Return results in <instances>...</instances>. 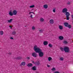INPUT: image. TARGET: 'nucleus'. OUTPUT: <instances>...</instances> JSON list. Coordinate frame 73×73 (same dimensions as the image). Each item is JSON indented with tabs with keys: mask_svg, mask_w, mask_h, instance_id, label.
<instances>
[{
	"mask_svg": "<svg viewBox=\"0 0 73 73\" xmlns=\"http://www.w3.org/2000/svg\"><path fill=\"white\" fill-rule=\"evenodd\" d=\"M33 49L36 53H39V57H43V56H44V53H43V52H42V50L40 49V48L38 47H37V46L35 45Z\"/></svg>",
	"mask_w": 73,
	"mask_h": 73,
	"instance_id": "nucleus-1",
	"label": "nucleus"
},
{
	"mask_svg": "<svg viewBox=\"0 0 73 73\" xmlns=\"http://www.w3.org/2000/svg\"><path fill=\"white\" fill-rule=\"evenodd\" d=\"M64 25L66 27H67L69 28V29H70V28H72V26L71 25H69V23L67 22H65L64 23Z\"/></svg>",
	"mask_w": 73,
	"mask_h": 73,
	"instance_id": "nucleus-2",
	"label": "nucleus"
},
{
	"mask_svg": "<svg viewBox=\"0 0 73 73\" xmlns=\"http://www.w3.org/2000/svg\"><path fill=\"white\" fill-rule=\"evenodd\" d=\"M64 50L66 53H68L70 51V49L68 47H65L64 48Z\"/></svg>",
	"mask_w": 73,
	"mask_h": 73,
	"instance_id": "nucleus-3",
	"label": "nucleus"
},
{
	"mask_svg": "<svg viewBox=\"0 0 73 73\" xmlns=\"http://www.w3.org/2000/svg\"><path fill=\"white\" fill-rule=\"evenodd\" d=\"M65 15L66 16V19H69V16H70V13L69 12H66L65 13Z\"/></svg>",
	"mask_w": 73,
	"mask_h": 73,
	"instance_id": "nucleus-4",
	"label": "nucleus"
},
{
	"mask_svg": "<svg viewBox=\"0 0 73 73\" xmlns=\"http://www.w3.org/2000/svg\"><path fill=\"white\" fill-rule=\"evenodd\" d=\"M68 11V9L64 8L62 10V13H65L66 12H67Z\"/></svg>",
	"mask_w": 73,
	"mask_h": 73,
	"instance_id": "nucleus-5",
	"label": "nucleus"
},
{
	"mask_svg": "<svg viewBox=\"0 0 73 73\" xmlns=\"http://www.w3.org/2000/svg\"><path fill=\"white\" fill-rule=\"evenodd\" d=\"M32 55L33 57H37V54H36V52H33L32 54Z\"/></svg>",
	"mask_w": 73,
	"mask_h": 73,
	"instance_id": "nucleus-6",
	"label": "nucleus"
},
{
	"mask_svg": "<svg viewBox=\"0 0 73 73\" xmlns=\"http://www.w3.org/2000/svg\"><path fill=\"white\" fill-rule=\"evenodd\" d=\"M14 59H16V60H19L22 59V57L21 56H19L14 58Z\"/></svg>",
	"mask_w": 73,
	"mask_h": 73,
	"instance_id": "nucleus-7",
	"label": "nucleus"
},
{
	"mask_svg": "<svg viewBox=\"0 0 73 73\" xmlns=\"http://www.w3.org/2000/svg\"><path fill=\"white\" fill-rule=\"evenodd\" d=\"M48 7V6L46 4L44 5H43V8L44 9H47Z\"/></svg>",
	"mask_w": 73,
	"mask_h": 73,
	"instance_id": "nucleus-8",
	"label": "nucleus"
},
{
	"mask_svg": "<svg viewBox=\"0 0 73 73\" xmlns=\"http://www.w3.org/2000/svg\"><path fill=\"white\" fill-rule=\"evenodd\" d=\"M59 38L60 40H64V37H63L62 36H60L59 37Z\"/></svg>",
	"mask_w": 73,
	"mask_h": 73,
	"instance_id": "nucleus-9",
	"label": "nucleus"
},
{
	"mask_svg": "<svg viewBox=\"0 0 73 73\" xmlns=\"http://www.w3.org/2000/svg\"><path fill=\"white\" fill-rule=\"evenodd\" d=\"M13 15H16L17 14V11L16 10H14L13 11Z\"/></svg>",
	"mask_w": 73,
	"mask_h": 73,
	"instance_id": "nucleus-10",
	"label": "nucleus"
},
{
	"mask_svg": "<svg viewBox=\"0 0 73 73\" xmlns=\"http://www.w3.org/2000/svg\"><path fill=\"white\" fill-rule=\"evenodd\" d=\"M50 23L51 24H53L54 23V21L53 19H51L50 20Z\"/></svg>",
	"mask_w": 73,
	"mask_h": 73,
	"instance_id": "nucleus-11",
	"label": "nucleus"
},
{
	"mask_svg": "<svg viewBox=\"0 0 73 73\" xmlns=\"http://www.w3.org/2000/svg\"><path fill=\"white\" fill-rule=\"evenodd\" d=\"M27 66H28V67H30V66H33V64H32V63H29L27 64Z\"/></svg>",
	"mask_w": 73,
	"mask_h": 73,
	"instance_id": "nucleus-12",
	"label": "nucleus"
},
{
	"mask_svg": "<svg viewBox=\"0 0 73 73\" xmlns=\"http://www.w3.org/2000/svg\"><path fill=\"white\" fill-rule=\"evenodd\" d=\"M36 66H34L32 68V70H36Z\"/></svg>",
	"mask_w": 73,
	"mask_h": 73,
	"instance_id": "nucleus-13",
	"label": "nucleus"
},
{
	"mask_svg": "<svg viewBox=\"0 0 73 73\" xmlns=\"http://www.w3.org/2000/svg\"><path fill=\"white\" fill-rule=\"evenodd\" d=\"M9 15H10V16H13V13L11 12V11H10L9 13Z\"/></svg>",
	"mask_w": 73,
	"mask_h": 73,
	"instance_id": "nucleus-14",
	"label": "nucleus"
},
{
	"mask_svg": "<svg viewBox=\"0 0 73 73\" xmlns=\"http://www.w3.org/2000/svg\"><path fill=\"white\" fill-rule=\"evenodd\" d=\"M48 42L46 41H44L43 43V44L44 45H48Z\"/></svg>",
	"mask_w": 73,
	"mask_h": 73,
	"instance_id": "nucleus-15",
	"label": "nucleus"
},
{
	"mask_svg": "<svg viewBox=\"0 0 73 73\" xmlns=\"http://www.w3.org/2000/svg\"><path fill=\"white\" fill-rule=\"evenodd\" d=\"M59 28L61 30H62V29H63V27L61 25H59Z\"/></svg>",
	"mask_w": 73,
	"mask_h": 73,
	"instance_id": "nucleus-16",
	"label": "nucleus"
},
{
	"mask_svg": "<svg viewBox=\"0 0 73 73\" xmlns=\"http://www.w3.org/2000/svg\"><path fill=\"white\" fill-rule=\"evenodd\" d=\"M35 64H36V65H40V63L39 61L36 62Z\"/></svg>",
	"mask_w": 73,
	"mask_h": 73,
	"instance_id": "nucleus-17",
	"label": "nucleus"
},
{
	"mask_svg": "<svg viewBox=\"0 0 73 73\" xmlns=\"http://www.w3.org/2000/svg\"><path fill=\"white\" fill-rule=\"evenodd\" d=\"M13 20V19H11L10 20H7V21L8 23H11Z\"/></svg>",
	"mask_w": 73,
	"mask_h": 73,
	"instance_id": "nucleus-18",
	"label": "nucleus"
},
{
	"mask_svg": "<svg viewBox=\"0 0 73 73\" xmlns=\"http://www.w3.org/2000/svg\"><path fill=\"white\" fill-rule=\"evenodd\" d=\"M21 65H23V66H24V65H25V62H23L21 63Z\"/></svg>",
	"mask_w": 73,
	"mask_h": 73,
	"instance_id": "nucleus-19",
	"label": "nucleus"
},
{
	"mask_svg": "<svg viewBox=\"0 0 73 73\" xmlns=\"http://www.w3.org/2000/svg\"><path fill=\"white\" fill-rule=\"evenodd\" d=\"M12 34L13 35H15L16 34V32L15 31H13L12 32Z\"/></svg>",
	"mask_w": 73,
	"mask_h": 73,
	"instance_id": "nucleus-20",
	"label": "nucleus"
},
{
	"mask_svg": "<svg viewBox=\"0 0 73 73\" xmlns=\"http://www.w3.org/2000/svg\"><path fill=\"white\" fill-rule=\"evenodd\" d=\"M48 60L49 61H50V60H52V58L51 57H49L48 58Z\"/></svg>",
	"mask_w": 73,
	"mask_h": 73,
	"instance_id": "nucleus-21",
	"label": "nucleus"
},
{
	"mask_svg": "<svg viewBox=\"0 0 73 73\" xmlns=\"http://www.w3.org/2000/svg\"><path fill=\"white\" fill-rule=\"evenodd\" d=\"M40 22H43V21H44V19H40Z\"/></svg>",
	"mask_w": 73,
	"mask_h": 73,
	"instance_id": "nucleus-22",
	"label": "nucleus"
},
{
	"mask_svg": "<svg viewBox=\"0 0 73 73\" xmlns=\"http://www.w3.org/2000/svg\"><path fill=\"white\" fill-rule=\"evenodd\" d=\"M63 43H64V44H68V41H67L66 40H64V41Z\"/></svg>",
	"mask_w": 73,
	"mask_h": 73,
	"instance_id": "nucleus-23",
	"label": "nucleus"
},
{
	"mask_svg": "<svg viewBox=\"0 0 73 73\" xmlns=\"http://www.w3.org/2000/svg\"><path fill=\"white\" fill-rule=\"evenodd\" d=\"M35 6L34 5H32L30 6H29L30 8H34Z\"/></svg>",
	"mask_w": 73,
	"mask_h": 73,
	"instance_id": "nucleus-24",
	"label": "nucleus"
},
{
	"mask_svg": "<svg viewBox=\"0 0 73 73\" xmlns=\"http://www.w3.org/2000/svg\"><path fill=\"white\" fill-rule=\"evenodd\" d=\"M48 46H49L50 48H52V46H53V45H52V44H49L48 45Z\"/></svg>",
	"mask_w": 73,
	"mask_h": 73,
	"instance_id": "nucleus-25",
	"label": "nucleus"
},
{
	"mask_svg": "<svg viewBox=\"0 0 73 73\" xmlns=\"http://www.w3.org/2000/svg\"><path fill=\"white\" fill-rule=\"evenodd\" d=\"M4 33L3 31H0V35H3Z\"/></svg>",
	"mask_w": 73,
	"mask_h": 73,
	"instance_id": "nucleus-26",
	"label": "nucleus"
},
{
	"mask_svg": "<svg viewBox=\"0 0 73 73\" xmlns=\"http://www.w3.org/2000/svg\"><path fill=\"white\" fill-rule=\"evenodd\" d=\"M60 50L62 52H64V48L62 47H60Z\"/></svg>",
	"mask_w": 73,
	"mask_h": 73,
	"instance_id": "nucleus-27",
	"label": "nucleus"
},
{
	"mask_svg": "<svg viewBox=\"0 0 73 73\" xmlns=\"http://www.w3.org/2000/svg\"><path fill=\"white\" fill-rule=\"evenodd\" d=\"M51 70L52 71H54V70H56V68H53Z\"/></svg>",
	"mask_w": 73,
	"mask_h": 73,
	"instance_id": "nucleus-28",
	"label": "nucleus"
},
{
	"mask_svg": "<svg viewBox=\"0 0 73 73\" xmlns=\"http://www.w3.org/2000/svg\"><path fill=\"white\" fill-rule=\"evenodd\" d=\"M60 60L61 61H63L64 60V58L63 57H60Z\"/></svg>",
	"mask_w": 73,
	"mask_h": 73,
	"instance_id": "nucleus-29",
	"label": "nucleus"
},
{
	"mask_svg": "<svg viewBox=\"0 0 73 73\" xmlns=\"http://www.w3.org/2000/svg\"><path fill=\"white\" fill-rule=\"evenodd\" d=\"M53 12L54 13H55L56 12V9L54 8L53 9Z\"/></svg>",
	"mask_w": 73,
	"mask_h": 73,
	"instance_id": "nucleus-30",
	"label": "nucleus"
},
{
	"mask_svg": "<svg viewBox=\"0 0 73 73\" xmlns=\"http://www.w3.org/2000/svg\"><path fill=\"white\" fill-rule=\"evenodd\" d=\"M32 29L33 30H35V27L34 26H33L32 27Z\"/></svg>",
	"mask_w": 73,
	"mask_h": 73,
	"instance_id": "nucleus-31",
	"label": "nucleus"
},
{
	"mask_svg": "<svg viewBox=\"0 0 73 73\" xmlns=\"http://www.w3.org/2000/svg\"><path fill=\"white\" fill-rule=\"evenodd\" d=\"M67 4H68V5H69L70 4V2H68V3H67Z\"/></svg>",
	"mask_w": 73,
	"mask_h": 73,
	"instance_id": "nucleus-32",
	"label": "nucleus"
},
{
	"mask_svg": "<svg viewBox=\"0 0 73 73\" xmlns=\"http://www.w3.org/2000/svg\"><path fill=\"white\" fill-rule=\"evenodd\" d=\"M39 31L40 32V33H42V30H39Z\"/></svg>",
	"mask_w": 73,
	"mask_h": 73,
	"instance_id": "nucleus-33",
	"label": "nucleus"
},
{
	"mask_svg": "<svg viewBox=\"0 0 73 73\" xmlns=\"http://www.w3.org/2000/svg\"><path fill=\"white\" fill-rule=\"evenodd\" d=\"M54 73H60V72H59L58 71H56Z\"/></svg>",
	"mask_w": 73,
	"mask_h": 73,
	"instance_id": "nucleus-34",
	"label": "nucleus"
},
{
	"mask_svg": "<svg viewBox=\"0 0 73 73\" xmlns=\"http://www.w3.org/2000/svg\"><path fill=\"white\" fill-rule=\"evenodd\" d=\"M10 39H11V40H13V38L12 37H11L10 38Z\"/></svg>",
	"mask_w": 73,
	"mask_h": 73,
	"instance_id": "nucleus-35",
	"label": "nucleus"
},
{
	"mask_svg": "<svg viewBox=\"0 0 73 73\" xmlns=\"http://www.w3.org/2000/svg\"><path fill=\"white\" fill-rule=\"evenodd\" d=\"M27 60H29V59H30V58L29 57H27Z\"/></svg>",
	"mask_w": 73,
	"mask_h": 73,
	"instance_id": "nucleus-36",
	"label": "nucleus"
},
{
	"mask_svg": "<svg viewBox=\"0 0 73 73\" xmlns=\"http://www.w3.org/2000/svg\"><path fill=\"white\" fill-rule=\"evenodd\" d=\"M31 18H33L32 15H31Z\"/></svg>",
	"mask_w": 73,
	"mask_h": 73,
	"instance_id": "nucleus-37",
	"label": "nucleus"
},
{
	"mask_svg": "<svg viewBox=\"0 0 73 73\" xmlns=\"http://www.w3.org/2000/svg\"><path fill=\"white\" fill-rule=\"evenodd\" d=\"M71 17H72V19H73V15H72L71 16Z\"/></svg>",
	"mask_w": 73,
	"mask_h": 73,
	"instance_id": "nucleus-38",
	"label": "nucleus"
},
{
	"mask_svg": "<svg viewBox=\"0 0 73 73\" xmlns=\"http://www.w3.org/2000/svg\"><path fill=\"white\" fill-rule=\"evenodd\" d=\"M47 66H48V68H49V67H50V66H49V65H47Z\"/></svg>",
	"mask_w": 73,
	"mask_h": 73,
	"instance_id": "nucleus-39",
	"label": "nucleus"
},
{
	"mask_svg": "<svg viewBox=\"0 0 73 73\" xmlns=\"http://www.w3.org/2000/svg\"><path fill=\"white\" fill-rule=\"evenodd\" d=\"M9 27H10V28H11V29H12V26H9Z\"/></svg>",
	"mask_w": 73,
	"mask_h": 73,
	"instance_id": "nucleus-40",
	"label": "nucleus"
},
{
	"mask_svg": "<svg viewBox=\"0 0 73 73\" xmlns=\"http://www.w3.org/2000/svg\"><path fill=\"white\" fill-rule=\"evenodd\" d=\"M32 62H33V63H35V62H34V61H32Z\"/></svg>",
	"mask_w": 73,
	"mask_h": 73,
	"instance_id": "nucleus-41",
	"label": "nucleus"
},
{
	"mask_svg": "<svg viewBox=\"0 0 73 73\" xmlns=\"http://www.w3.org/2000/svg\"><path fill=\"white\" fill-rule=\"evenodd\" d=\"M9 54H11V53H10V52H9V53H8Z\"/></svg>",
	"mask_w": 73,
	"mask_h": 73,
	"instance_id": "nucleus-42",
	"label": "nucleus"
},
{
	"mask_svg": "<svg viewBox=\"0 0 73 73\" xmlns=\"http://www.w3.org/2000/svg\"><path fill=\"white\" fill-rule=\"evenodd\" d=\"M67 20H69V19H67Z\"/></svg>",
	"mask_w": 73,
	"mask_h": 73,
	"instance_id": "nucleus-43",
	"label": "nucleus"
},
{
	"mask_svg": "<svg viewBox=\"0 0 73 73\" xmlns=\"http://www.w3.org/2000/svg\"><path fill=\"white\" fill-rule=\"evenodd\" d=\"M31 13H33V12H31Z\"/></svg>",
	"mask_w": 73,
	"mask_h": 73,
	"instance_id": "nucleus-44",
	"label": "nucleus"
},
{
	"mask_svg": "<svg viewBox=\"0 0 73 73\" xmlns=\"http://www.w3.org/2000/svg\"><path fill=\"white\" fill-rule=\"evenodd\" d=\"M31 12H30L29 13V14H31Z\"/></svg>",
	"mask_w": 73,
	"mask_h": 73,
	"instance_id": "nucleus-45",
	"label": "nucleus"
},
{
	"mask_svg": "<svg viewBox=\"0 0 73 73\" xmlns=\"http://www.w3.org/2000/svg\"><path fill=\"white\" fill-rule=\"evenodd\" d=\"M33 13V15H34V13Z\"/></svg>",
	"mask_w": 73,
	"mask_h": 73,
	"instance_id": "nucleus-46",
	"label": "nucleus"
}]
</instances>
